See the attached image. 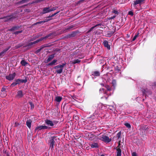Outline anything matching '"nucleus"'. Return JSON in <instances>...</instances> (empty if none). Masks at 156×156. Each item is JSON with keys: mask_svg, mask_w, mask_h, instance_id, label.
Listing matches in <instances>:
<instances>
[{"mask_svg": "<svg viewBox=\"0 0 156 156\" xmlns=\"http://www.w3.org/2000/svg\"><path fill=\"white\" fill-rule=\"evenodd\" d=\"M96 140H101L105 143H108L111 141V139L105 134L100 133L96 139Z\"/></svg>", "mask_w": 156, "mask_h": 156, "instance_id": "obj_1", "label": "nucleus"}, {"mask_svg": "<svg viewBox=\"0 0 156 156\" xmlns=\"http://www.w3.org/2000/svg\"><path fill=\"white\" fill-rule=\"evenodd\" d=\"M66 63H63L62 65H59L57 66H55L54 68L56 69V72L58 73H61L63 71V68L65 66Z\"/></svg>", "mask_w": 156, "mask_h": 156, "instance_id": "obj_2", "label": "nucleus"}, {"mask_svg": "<svg viewBox=\"0 0 156 156\" xmlns=\"http://www.w3.org/2000/svg\"><path fill=\"white\" fill-rule=\"evenodd\" d=\"M144 3V0H136L134 1V3L133 4V6L136 8H137V5H141L142 4Z\"/></svg>", "mask_w": 156, "mask_h": 156, "instance_id": "obj_3", "label": "nucleus"}, {"mask_svg": "<svg viewBox=\"0 0 156 156\" xmlns=\"http://www.w3.org/2000/svg\"><path fill=\"white\" fill-rule=\"evenodd\" d=\"M56 9L55 8L53 7L51 9H50L49 7H46L43 9V14H45L46 13L50 12L52 11H54Z\"/></svg>", "mask_w": 156, "mask_h": 156, "instance_id": "obj_4", "label": "nucleus"}, {"mask_svg": "<svg viewBox=\"0 0 156 156\" xmlns=\"http://www.w3.org/2000/svg\"><path fill=\"white\" fill-rule=\"evenodd\" d=\"M55 139V137L54 136L52 137L51 138L49 142L50 148H51V149L53 148V146L54 145V143L55 142V141H54Z\"/></svg>", "mask_w": 156, "mask_h": 156, "instance_id": "obj_5", "label": "nucleus"}, {"mask_svg": "<svg viewBox=\"0 0 156 156\" xmlns=\"http://www.w3.org/2000/svg\"><path fill=\"white\" fill-rule=\"evenodd\" d=\"M16 75V74L15 73H14L12 74H9L8 76H6V78L9 80H12L15 78Z\"/></svg>", "mask_w": 156, "mask_h": 156, "instance_id": "obj_6", "label": "nucleus"}, {"mask_svg": "<svg viewBox=\"0 0 156 156\" xmlns=\"http://www.w3.org/2000/svg\"><path fill=\"white\" fill-rule=\"evenodd\" d=\"M45 123L48 126H52L54 125V122L49 120H45Z\"/></svg>", "mask_w": 156, "mask_h": 156, "instance_id": "obj_7", "label": "nucleus"}, {"mask_svg": "<svg viewBox=\"0 0 156 156\" xmlns=\"http://www.w3.org/2000/svg\"><path fill=\"white\" fill-rule=\"evenodd\" d=\"M50 127H48L45 126H38L36 128V130L38 129L39 130H40L42 129H49Z\"/></svg>", "mask_w": 156, "mask_h": 156, "instance_id": "obj_8", "label": "nucleus"}, {"mask_svg": "<svg viewBox=\"0 0 156 156\" xmlns=\"http://www.w3.org/2000/svg\"><path fill=\"white\" fill-rule=\"evenodd\" d=\"M24 94L22 90H19L17 93L16 97L18 98H20L23 96Z\"/></svg>", "mask_w": 156, "mask_h": 156, "instance_id": "obj_9", "label": "nucleus"}, {"mask_svg": "<svg viewBox=\"0 0 156 156\" xmlns=\"http://www.w3.org/2000/svg\"><path fill=\"white\" fill-rule=\"evenodd\" d=\"M116 156H121V151L119 147H116Z\"/></svg>", "mask_w": 156, "mask_h": 156, "instance_id": "obj_10", "label": "nucleus"}, {"mask_svg": "<svg viewBox=\"0 0 156 156\" xmlns=\"http://www.w3.org/2000/svg\"><path fill=\"white\" fill-rule=\"evenodd\" d=\"M50 36V35L49 34L48 36H46V37H44L41 38L40 39L37 40H36L35 41H34L33 42H31V44H35L36 43H37L39 42L40 41H42L44 39L46 38H47L48 37Z\"/></svg>", "mask_w": 156, "mask_h": 156, "instance_id": "obj_11", "label": "nucleus"}, {"mask_svg": "<svg viewBox=\"0 0 156 156\" xmlns=\"http://www.w3.org/2000/svg\"><path fill=\"white\" fill-rule=\"evenodd\" d=\"M103 44L104 46L107 48L109 50L110 49V46L108 45V42L107 41H104L103 42Z\"/></svg>", "mask_w": 156, "mask_h": 156, "instance_id": "obj_12", "label": "nucleus"}, {"mask_svg": "<svg viewBox=\"0 0 156 156\" xmlns=\"http://www.w3.org/2000/svg\"><path fill=\"white\" fill-rule=\"evenodd\" d=\"M80 62V60L79 59H76L71 61L70 62L72 64H74L76 63H79Z\"/></svg>", "mask_w": 156, "mask_h": 156, "instance_id": "obj_13", "label": "nucleus"}, {"mask_svg": "<svg viewBox=\"0 0 156 156\" xmlns=\"http://www.w3.org/2000/svg\"><path fill=\"white\" fill-rule=\"evenodd\" d=\"M55 15L53 14H52L51 16H49L48 18V19L46 20L45 21H40V22H37V23H36V24H39V23H44L46 22H47L49 20H51V19H49V18H51V17H53V16H54Z\"/></svg>", "mask_w": 156, "mask_h": 156, "instance_id": "obj_14", "label": "nucleus"}, {"mask_svg": "<svg viewBox=\"0 0 156 156\" xmlns=\"http://www.w3.org/2000/svg\"><path fill=\"white\" fill-rule=\"evenodd\" d=\"M26 81H25L24 80H20L19 79H18L17 80H15V82L16 83V84H19L23 82H26Z\"/></svg>", "mask_w": 156, "mask_h": 156, "instance_id": "obj_15", "label": "nucleus"}, {"mask_svg": "<svg viewBox=\"0 0 156 156\" xmlns=\"http://www.w3.org/2000/svg\"><path fill=\"white\" fill-rule=\"evenodd\" d=\"M90 146L92 148L98 147V144L97 143H94L90 144Z\"/></svg>", "mask_w": 156, "mask_h": 156, "instance_id": "obj_16", "label": "nucleus"}, {"mask_svg": "<svg viewBox=\"0 0 156 156\" xmlns=\"http://www.w3.org/2000/svg\"><path fill=\"white\" fill-rule=\"evenodd\" d=\"M32 121L30 119L27 120L26 122V124L27 126L29 128L31 127V123Z\"/></svg>", "mask_w": 156, "mask_h": 156, "instance_id": "obj_17", "label": "nucleus"}, {"mask_svg": "<svg viewBox=\"0 0 156 156\" xmlns=\"http://www.w3.org/2000/svg\"><path fill=\"white\" fill-rule=\"evenodd\" d=\"M92 74L94 76H97L100 75V73L98 71H95L92 72Z\"/></svg>", "mask_w": 156, "mask_h": 156, "instance_id": "obj_18", "label": "nucleus"}, {"mask_svg": "<svg viewBox=\"0 0 156 156\" xmlns=\"http://www.w3.org/2000/svg\"><path fill=\"white\" fill-rule=\"evenodd\" d=\"M62 99V98L60 96H56L55 98V101L58 102H60Z\"/></svg>", "mask_w": 156, "mask_h": 156, "instance_id": "obj_19", "label": "nucleus"}, {"mask_svg": "<svg viewBox=\"0 0 156 156\" xmlns=\"http://www.w3.org/2000/svg\"><path fill=\"white\" fill-rule=\"evenodd\" d=\"M54 55H50L46 61V62H48L51 60L54 57Z\"/></svg>", "mask_w": 156, "mask_h": 156, "instance_id": "obj_20", "label": "nucleus"}, {"mask_svg": "<svg viewBox=\"0 0 156 156\" xmlns=\"http://www.w3.org/2000/svg\"><path fill=\"white\" fill-rule=\"evenodd\" d=\"M11 18L12 17L11 16H7L4 17L3 19H4V21L6 22L9 21Z\"/></svg>", "mask_w": 156, "mask_h": 156, "instance_id": "obj_21", "label": "nucleus"}, {"mask_svg": "<svg viewBox=\"0 0 156 156\" xmlns=\"http://www.w3.org/2000/svg\"><path fill=\"white\" fill-rule=\"evenodd\" d=\"M9 48H6L3 51H2V52H1L0 53V57L2 56L3 55V54L4 53L6 52L8 50Z\"/></svg>", "mask_w": 156, "mask_h": 156, "instance_id": "obj_22", "label": "nucleus"}, {"mask_svg": "<svg viewBox=\"0 0 156 156\" xmlns=\"http://www.w3.org/2000/svg\"><path fill=\"white\" fill-rule=\"evenodd\" d=\"M57 60H56L55 59L53 60L52 62L48 64V66H51L53 65H55V63L56 62Z\"/></svg>", "mask_w": 156, "mask_h": 156, "instance_id": "obj_23", "label": "nucleus"}, {"mask_svg": "<svg viewBox=\"0 0 156 156\" xmlns=\"http://www.w3.org/2000/svg\"><path fill=\"white\" fill-rule=\"evenodd\" d=\"M99 92L100 94H101L103 93L104 94H106L107 93V92L106 91H105L103 88L100 89L99 90Z\"/></svg>", "mask_w": 156, "mask_h": 156, "instance_id": "obj_24", "label": "nucleus"}, {"mask_svg": "<svg viewBox=\"0 0 156 156\" xmlns=\"http://www.w3.org/2000/svg\"><path fill=\"white\" fill-rule=\"evenodd\" d=\"M21 64L22 66H25L27 64V62L23 60L21 61Z\"/></svg>", "mask_w": 156, "mask_h": 156, "instance_id": "obj_25", "label": "nucleus"}, {"mask_svg": "<svg viewBox=\"0 0 156 156\" xmlns=\"http://www.w3.org/2000/svg\"><path fill=\"white\" fill-rule=\"evenodd\" d=\"M89 137H90L89 139L91 140L94 139L95 138L94 137L93 138H92L93 137H94V136L93 134H90V135H89Z\"/></svg>", "mask_w": 156, "mask_h": 156, "instance_id": "obj_26", "label": "nucleus"}, {"mask_svg": "<svg viewBox=\"0 0 156 156\" xmlns=\"http://www.w3.org/2000/svg\"><path fill=\"white\" fill-rule=\"evenodd\" d=\"M105 87L108 91H110L111 90V88L108 86L107 85Z\"/></svg>", "mask_w": 156, "mask_h": 156, "instance_id": "obj_27", "label": "nucleus"}, {"mask_svg": "<svg viewBox=\"0 0 156 156\" xmlns=\"http://www.w3.org/2000/svg\"><path fill=\"white\" fill-rule=\"evenodd\" d=\"M125 126H126V127H128V128H130V127H131L130 125L128 123H125Z\"/></svg>", "mask_w": 156, "mask_h": 156, "instance_id": "obj_28", "label": "nucleus"}, {"mask_svg": "<svg viewBox=\"0 0 156 156\" xmlns=\"http://www.w3.org/2000/svg\"><path fill=\"white\" fill-rule=\"evenodd\" d=\"M30 0H22L21 2V3H25L27 2L28 1H30Z\"/></svg>", "mask_w": 156, "mask_h": 156, "instance_id": "obj_29", "label": "nucleus"}, {"mask_svg": "<svg viewBox=\"0 0 156 156\" xmlns=\"http://www.w3.org/2000/svg\"><path fill=\"white\" fill-rule=\"evenodd\" d=\"M138 34L137 35H135V36H134V37L133 38V41H135L136 40V38L138 36Z\"/></svg>", "mask_w": 156, "mask_h": 156, "instance_id": "obj_30", "label": "nucleus"}, {"mask_svg": "<svg viewBox=\"0 0 156 156\" xmlns=\"http://www.w3.org/2000/svg\"><path fill=\"white\" fill-rule=\"evenodd\" d=\"M98 26V25H96L95 26H94L92 27L89 30V31H92L93 29L96 27H97Z\"/></svg>", "mask_w": 156, "mask_h": 156, "instance_id": "obj_31", "label": "nucleus"}, {"mask_svg": "<svg viewBox=\"0 0 156 156\" xmlns=\"http://www.w3.org/2000/svg\"><path fill=\"white\" fill-rule=\"evenodd\" d=\"M112 83L113 85L115 86L116 83V81L115 80H113L112 81Z\"/></svg>", "mask_w": 156, "mask_h": 156, "instance_id": "obj_32", "label": "nucleus"}, {"mask_svg": "<svg viewBox=\"0 0 156 156\" xmlns=\"http://www.w3.org/2000/svg\"><path fill=\"white\" fill-rule=\"evenodd\" d=\"M128 14L129 15L131 16H133V12L131 11H129V12Z\"/></svg>", "mask_w": 156, "mask_h": 156, "instance_id": "obj_33", "label": "nucleus"}, {"mask_svg": "<svg viewBox=\"0 0 156 156\" xmlns=\"http://www.w3.org/2000/svg\"><path fill=\"white\" fill-rule=\"evenodd\" d=\"M42 48H41L39 49H38L36 51V53H39L41 50Z\"/></svg>", "mask_w": 156, "mask_h": 156, "instance_id": "obj_34", "label": "nucleus"}, {"mask_svg": "<svg viewBox=\"0 0 156 156\" xmlns=\"http://www.w3.org/2000/svg\"><path fill=\"white\" fill-rule=\"evenodd\" d=\"M17 85L16 84V83L15 82L13 83L11 85V86L12 87H14L16 85Z\"/></svg>", "mask_w": 156, "mask_h": 156, "instance_id": "obj_35", "label": "nucleus"}, {"mask_svg": "<svg viewBox=\"0 0 156 156\" xmlns=\"http://www.w3.org/2000/svg\"><path fill=\"white\" fill-rule=\"evenodd\" d=\"M132 156H137V154L135 152H133L132 153Z\"/></svg>", "mask_w": 156, "mask_h": 156, "instance_id": "obj_36", "label": "nucleus"}, {"mask_svg": "<svg viewBox=\"0 0 156 156\" xmlns=\"http://www.w3.org/2000/svg\"><path fill=\"white\" fill-rule=\"evenodd\" d=\"M22 32L21 31H16L14 32V34H18V33H21Z\"/></svg>", "mask_w": 156, "mask_h": 156, "instance_id": "obj_37", "label": "nucleus"}, {"mask_svg": "<svg viewBox=\"0 0 156 156\" xmlns=\"http://www.w3.org/2000/svg\"><path fill=\"white\" fill-rule=\"evenodd\" d=\"M121 132H119L117 134V136H118V138H119L120 137V136L121 135Z\"/></svg>", "mask_w": 156, "mask_h": 156, "instance_id": "obj_38", "label": "nucleus"}, {"mask_svg": "<svg viewBox=\"0 0 156 156\" xmlns=\"http://www.w3.org/2000/svg\"><path fill=\"white\" fill-rule=\"evenodd\" d=\"M113 13L115 14H118V12L116 10H114L113 11Z\"/></svg>", "mask_w": 156, "mask_h": 156, "instance_id": "obj_39", "label": "nucleus"}, {"mask_svg": "<svg viewBox=\"0 0 156 156\" xmlns=\"http://www.w3.org/2000/svg\"><path fill=\"white\" fill-rule=\"evenodd\" d=\"M43 0H37L36 1V2L38 3V2L42 1Z\"/></svg>", "mask_w": 156, "mask_h": 156, "instance_id": "obj_40", "label": "nucleus"}, {"mask_svg": "<svg viewBox=\"0 0 156 156\" xmlns=\"http://www.w3.org/2000/svg\"><path fill=\"white\" fill-rule=\"evenodd\" d=\"M19 125V124L18 123H17V122H15V126H17L18 125Z\"/></svg>", "mask_w": 156, "mask_h": 156, "instance_id": "obj_41", "label": "nucleus"}, {"mask_svg": "<svg viewBox=\"0 0 156 156\" xmlns=\"http://www.w3.org/2000/svg\"><path fill=\"white\" fill-rule=\"evenodd\" d=\"M115 17V16H113L111 17H110V19H113Z\"/></svg>", "mask_w": 156, "mask_h": 156, "instance_id": "obj_42", "label": "nucleus"}, {"mask_svg": "<svg viewBox=\"0 0 156 156\" xmlns=\"http://www.w3.org/2000/svg\"><path fill=\"white\" fill-rule=\"evenodd\" d=\"M120 142H119V144H118V147H119V146H120Z\"/></svg>", "mask_w": 156, "mask_h": 156, "instance_id": "obj_43", "label": "nucleus"}, {"mask_svg": "<svg viewBox=\"0 0 156 156\" xmlns=\"http://www.w3.org/2000/svg\"><path fill=\"white\" fill-rule=\"evenodd\" d=\"M58 12H57L55 13H54V14L55 15H56L57 13H58Z\"/></svg>", "mask_w": 156, "mask_h": 156, "instance_id": "obj_44", "label": "nucleus"}, {"mask_svg": "<svg viewBox=\"0 0 156 156\" xmlns=\"http://www.w3.org/2000/svg\"><path fill=\"white\" fill-rule=\"evenodd\" d=\"M101 156H105L104 155L102 154V155H101Z\"/></svg>", "mask_w": 156, "mask_h": 156, "instance_id": "obj_45", "label": "nucleus"}, {"mask_svg": "<svg viewBox=\"0 0 156 156\" xmlns=\"http://www.w3.org/2000/svg\"><path fill=\"white\" fill-rule=\"evenodd\" d=\"M83 58V57H81V58H80V59H81V58Z\"/></svg>", "mask_w": 156, "mask_h": 156, "instance_id": "obj_46", "label": "nucleus"}, {"mask_svg": "<svg viewBox=\"0 0 156 156\" xmlns=\"http://www.w3.org/2000/svg\"><path fill=\"white\" fill-rule=\"evenodd\" d=\"M107 81H108V82L109 81V80H107Z\"/></svg>", "mask_w": 156, "mask_h": 156, "instance_id": "obj_47", "label": "nucleus"}]
</instances>
